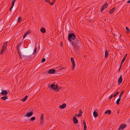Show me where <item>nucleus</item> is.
Segmentation results:
<instances>
[{
	"label": "nucleus",
	"instance_id": "de8ad7c7",
	"mask_svg": "<svg viewBox=\"0 0 130 130\" xmlns=\"http://www.w3.org/2000/svg\"><path fill=\"white\" fill-rule=\"evenodd\" d=\"M113 96H112V94L111 95H110V97L109 98H110V99H111L112 97H113Z\"/></svg>",
	"mask_w": 130,
	"mask_h": 130
},
{
	"label": "nucleus",
	"instance_id": "9d476101",
	"mask_svg": "<svg viewBox=\"0 0 130 130\" xmlns=\"http://www.w3.org/2000/svg\"><path fill=\"white\" fill-rule=\"evenodd\" d=\"M122 75H121L119 78L118 79V84L120 85L122 83Z\"/></svg>",
	"mask_w": 130,
	"mask_h": 130
},
{
	"label": "nucleus",
	"instance_id": "6e6552de",
	"mask_svg": "<svg viewBox=\"0 0 130 130\" xmlns=\"http://www.w3.org/2000/svg\"><path fill=\"white\" fill-rule=\"evenodd\" d=\"M71 60L72 64V69H73V70L74 69V68L75 67V63L74 62V60L73 58V57H71Z\"/></svg>",
	"mask_w": 130,
	"mask_h": 130
},
{
	"label": "nucleus",
	"instance_id": "e433bc0d",
	"mask_svg": "<svg viewBox=\"0 0 130 130\" xmlns=\"http://www.w3.org/2000/svg\"><path fill=\"white\" fill-rule=\"evenodd\" d=\"M125 60V59H124V58H123L121 61V64H122L124 62Z\"/></svg>",
	"mask_w": 130,
	"mask_h": 130
},
{
	"label": "nucleus",
	"instance_id": "ea45409f",
	"mask_svg": "<svg viewBox=\"0 0 130 130\" xmlns=\"http://www.w3.org/2000/svg\"><path fill=\"white\" fill-rule=\"evenodd\" d=\"M45 61V58H43L42 59V60L41 62H44Z\"/></svg>",
	"mask_w": 130,
	"mask_h": 130
},
{
	"label": "nucleus",
	"instance_id": "bb28decb",
	"mask_svg": "<svg viewBox=\"0 0 130 130\" xmlns=\"http://www.w3.org/2000/svg\"><path fill=\"white\" fill-rule=\"evenodd\" d=\"M8 42V41H6V42H5V43L3 44V46L6 48V47L8 45L7 44Z\"/></svg>",
	"mask_w": 130,
	"mask_h": 130
},
{
	"label": "nucleus",
	"instance_id": "4d7b16f0",
	"mask_svg": "<svg viewBox=\"0 0 130 130\" xmlns=\"http://www.w3.org/2000/svg\"><path fill=\"white\" fill-rule=\"evenodd\" d=\"M62 44H60L61 46H62V45H63V44L62 43Z\"/></svg>",
	"mask_w": 130,
	"mask_h": 130
},
{
	"label": "nucleus",
	"instance_id": "a878e982",
	"mask_svg": "<svg viewBox=\"0 0 130 130\" xmlns=\"http://www.w3.org/2000/svg\"><path fill=\"white\" fill-rule=\"evenodd\" d=\"M121 100V98H119L117 100L116 102V104L117 105H119L120 104L119 102Z\"/></svg>",
	"mask_w": 130,
	"mask_h": 130
},
{
	"label": "nucleus",
	"instance_id": "412c9836",
	"mask_svg": "<svg viewBox=\"0 0 130 130\" xmlns=\"http://www.w3.org/2000/svg\"><path fill=\"white\" fill-rule=\"evenodd\" d=\"M93 115L94 117H96L98 116V114L97 112L94 111L93 112Z\"/></svg>",
	"mask_w": 130,
	"mask_h": 130
},
{
	"label": "nucleus",
	"instance_id": "e2e57ef3",
	"mask_svg": "<svg viewBox=\"0 0 130 130\" xmlns=\"http://www.w3.org/2000/svg\"><path fill=\"white\" fill-rule=\"evenodd\" d=\"M61 88V87H60V88H59V89H60Z\"/></svg>",
	"mask_w": 130,
	"mask_h": 130
},
{
	"label": "nucleus",
	"instance_id": "a18cd8bd",
	"mask_svg": "<svg viewBox=\"0 0 130 130\" xmlns=\"http://www.w3.org/2000/svg\"><path fill=\"white\" fill-rule=\"evenodd\" d=\"M4 52L1 50V51L0 52V54L1 55H2L3 54V52Z\"/></svg>",
	"mask_w": 130,
	"mask_h": 130
},
{
	"label": "nucleus",
	"instance_id": "c756f323",
	"mask_svg": "<svg viewBox=\"0 0 130 130\" xmlns=\"http://www.w3.org/2000/svg\"><path fill=\"white\" fill-rule=\"evenodd\" d=\"M124 90H123L121 92L120 95H119V97L120 98H121V96H122V95H123V93H124Z\"/></svg>",
	"mask_w": 130,
	"mask_h": 130
},
{
	"label": "nucleus",
	"instance_id": "c85d7f7f",
	"mask_svg": "<svg viewBox=\"0 0 130 130\" xmlns=\"http://www.w3.org/2000/svg\"><path fill=\"white\" fill-rule=\"evenodd\" d=\"M21 20H22V19H21V17H19L18 18V23H20V22L21 21Z\"/></svg>",
	"mask_w": 130,
	"mask_h": 130
},
{
	"label": "nucleus",
	"instance_id": "bf43d9fd",
	"mask_svg": "<svg viewBox=\"0 0 130 130\" xmlns=\"http://www.w3.org/2000/svg\"><path fill=\"white\" fill-rule=\"evenodd\" d=\"M62 44H60L61 46H62V45H63V44L62 43Z\"/></svg>",
	"mask_w": 130,
	"mask_h": 130
},
{
	"label": "nucleus",
	"instance_id": "37998d69",
	"mask_svg": "<svg viewBox=\"0 0 130 130\" xmlns=\"http://www.w3.org/2000/svg\"><path fill=\"white\" fill-rule=\"evenodd\" d=\"M83 123L84 125H86V123L85 122L84 120L83 121Z\"/></svg>",
	"mask_w": 130,
	"mask_h": 130
},
{
	"label": "nucleus",
	"instance_id": "6ab92c4d",
	"mask_svg": "<svg viewBox=\"0 0 130 130\" xmlns=\"http://www.w3.org/2000/svg\"><path fill=\"white\" fill-rule=\"evenodd\" d=\"M83 113V111L82 110H80L79 112V113L77 115L76 114L75 116H77V117L81 116Z\"/></svg>",
	"mask_w": 130,
	"mask_h": 130
},
{
	"label": "nucleus",
	"instance_id": "3c124183",
	"mask_svg": "<svg viewBox=\"0 0 130 130\" xmlns=\"http://www.w3.org/2000/svg\"><path fill=\"white\" fill-rule=\"evenodd\" d=\"M15 1L16 0H13L12 2L14 3L15 2Z\"/></svg>",
	"mask_w": 130,
	"mask_h": 130
},
{
	"label": "nucleus",
	"instance_id": "8fccbe9b",
	"mask_svg": "<svg viewBox=\"0 0 130 130\" xmlns=\"http://www.w3.org/2000/svg\"><path fill=\"white\" fill-rule=\"evenodd\" d=\"M14 3H13L12 2V5L14 6Z\"/></svg>",
	"mask_w": 130,
	"mask_h": 130
},
{
	"label": "nucleus",
	"instance_id": "cd10ccee",
	"mask_svg": "<svg viewBox=\"0 0 130 130\" xmlns=\"http://www.w3.org/2000/svg\"><path fill=\"white\" fill-rule=\"evenodd\" d=\"M43 117V114L42 113H41L40 117V120H44Z\"/></svg>",
	"mask_w": 130,
	"mask_h": 130
},
{
	"label": "nucleus",
	"instance_id": "0eeeda50",
	"mask_svg": "<svg viewBox=\"0 0 130 130\" xmlns=\"http://www.w3.org/2000/svg\"><path fill=\"white\" fill-rule=\"evenodd\" d=\"M50 87L52 88L54 90L57 89L58 88V86L57 85H55L54 84H52L50 85Z\"/></svg>",
	"mask_w": 130,
	"mask_h": 130
},
{
	"label": "nucleus",
	"instance_id": "aec40b11",
	"mask_svg": "<svg viewBox=\"0 0 130 130\" xmlns=\"http://www.w3.org/2000/svg\"><path fill=\"white\" fill-rule=\"evenodd\" d=\"M111 111L110 110H107L105 112L104 114H108V115H110L111 113Z\"/></svg>",
	"mask_w": 130,
	"mask_h": 130
},
{
	"label": "nucleus",
	"instance_id": "f3484780",
	"mask_svg": "<svg viewBox=\"0 0 130 130\" xmlns=\"http://www.w3.org/2000/svg\"><path fill=\"white\" fill-rule=\"evenodd\" d=\"M30 33L31 32L29 31V30L27 31V32L24 34L23 36V38H25L26 37L27 35L30 34Z\"/></svg>",
	"mask_w": 130,
	"mask_h": 130
},
{
	"label": "nucleus",
	"instance_id": "4c0bfd02",
	"mask_svg": "<svg viewBox=\"0 0 130 130\" xmlns=\"http://www.w3.org/2000/svg\"><path fill=\"white\" fill-rule=\"evenodd\" d=\"M17 52L18 53L19 56H22V54H21V52H20V51H17Z\"/></svg>",
	"mask_w": 130,
	"mask_h": 130
},
{
	"label": "nucleus",
	"instance_id": "603ef678",
	"mask_svg": "<svg viewBox=\"0 0 130 130\" xmlns=\"http://www.w3.org/2000/svg\"><path fill=\"white\" fill-rule=\"evenodd\" d=\"M56 0H53V1H52V2H54V3H55V1H56Z\"/></svg>",
	"mask_w": 130,
	"mask_h": 130
},
{
	"label": "nucleus",
	"instance_id": "393cba45",
	"mask_svg": "<svg viewBox=\"0 0 130 130\" xmlns=\"http://www.w3.org/2000/svg\"><path fill=\"white\" fill-rule=\"evenodd\" d=\"M28 97L27 95L25 96L23 98L21 99V100L23 102H24L27 99Z\"/></svg>",
	"mask_w": 130,
	"mask_h": 130
},
{
	"label": "nucleus",
	"instance_id": "49530a36",
	"mask_svg": "<svg viewBox=\"0 0 130 130\" xmlns=\"http://www.w3.org/2000/svg\"><path fill=\"white\" fill-rule=\"evenodd\" d=\"M14 6L12 5V6L10 8V11H11V9L13 8Z\"/></svg>",
	"mask_w": 130,
	"mask_h": 130
},
{
	"label": "nucleus",
	"instance_id": "680f3d73",
	"mask_svg": "<svg viewBox=\"0 0 130 130\" xmlns=\"http://www.w3.org/2000/svg\"><path fill=\"white\" fill-rule=\"evenodd\" d=\"M62 70V69H59V70Z\"/></svg>",
	"mask_w": 130,
	"mask_h": 130
},
{
	"label": "nucleus",
	"instance_id": "a211bd4d",
	"mask_svg": "<svg viewBox=\"0 0 130 130\" xmlns=\"http://www.w3.org/2000/svg\"><path fill=\"white\" fill-rule=\"evenodd\" d=\"M33 113L32 112H27L26 114V116L27 117H30L32 115Z\"/></svg>",
	"mask_w": 130,
	"mask_h": 130
},
{
	"label": "nucleus",
	"instance_id": "f257e3e1",
	"mask_svg": "<svg viewBox=\"0 0 130 130\" xmlns=\"http://www.w3.org/2000/svg\"><path fill=\"white\" fill-rule=\"evenodd\" d=\"M76 38L75 35L73 33H71L68 34V40L70 42V43L72 42V41L74 40Z\"/></svg>",
	"mask_w": 130,
	"mask_h": 130
},
{
	"label": "nucleus",
	"instance_id": "72a5a7b5",
	"mask_svg": "<svg viewBox=\"0 0 130 130\" xmlns=\"http://www.w3.org/2000/svg\"><path fill=\"white\" fill-rule=\"evenodd\" d=\"M6 49V48L4 47L3 46L1 50L2 51H3L4 52L5 51V50Z\"/></svg>",
	"mask_w": 130,
	"mask_h": 130
},
{
	"label": "nucleus",
	"instance_id": "f704fd0d",
	"mask_svg": "<svg viewBox=\"0 0 130 130\" xmlns=\"http://www.w3.org/2000/svg\"><path fill=\"white\" fill-rule=\"evenodd\" d=\"M35 119V118L34 117H32L30 118V120L32 121H34Z\"/></svg>",
	"mask_w": 130,
	"mask_h": 130
},
{
	"label": "nucleus",
	"instance_id": "c03bdc74",
	"mask_svg": "<svg viewBox=\"0 0 130 130\" xmlns=\"http://www.w3.org/2000/svg\"><path fill=\"white\" fill-rule=\"evenodd\" d=\"M122 64H121H121H120V67H119V70H120V69H121V67Z\"/></svg>",
	"mask_w": 130,
	"mask_h": 130
},
{
	"label": "nucleus",
	"instance_id": "20e7f679",
	"mask_svg": "<svg viewBox=\"0 0 130 130\" xmlns=\"http://www.w3.org/2000/svg\"><path fill=\"white\" fill-rule=\"evenodd\" d=\"M72 45L73 46V50L76 52L77 51V50L78 49L79 47V45H76L72 44Z\"/></svg>",
	"mask_w": 130,
	"mask_h": 130
},
{
	"label": "nucleus",
	"instance_id": "864d4df0",
	"mask_svg": "<svg viewBox=\"0 0 130 130\" xmlns=\"http://www.w3.org/2000/svg\"><path fill=\"white\" fill-rule=\"evenodd\" d=\"M19 57H20V58H21V59H22V56H20Z\"/></svg>",
	"mask_w": 130,
	"mask_h": 130
},
{
	"label": "nucleus",
	"instance_id": "7c9ffc66",
	"mask_svg": "<svg viewBox=\"0 0 130 130\" xmlns=\"http://www.w3.org/2000/svg\"><path fill=\"white\" fill-rule=\"evenodd\" d=\"M67 45L68 47L69 48H70L71 47V45H72L71 43H70H70L67 44Z\"/></svg>",
	"mask_w": 130,
	"mask_h": 130
},
{
	"label": "nucleus",
	"instance_id": "4be33fe9",
	"mask_svg": "<svg viewBox=\"0 0 130 130\" xmlns=\"http://www.w3.org/2000/svg\"><path fill=\"white\" fill-rule=\"evenodd\" d=\"M1 98L2 99L4 100H5L8 99V97L7 96L5 95V96L1 97Z\"/></svg>",
	"mask_w": 130,
	"mask_h": 130
},
{
	"label": "nucleus",
	"instance_id": "052dcab7",
	"mask_svg": "<svg viewBox=\"0 0 130 130\" xmlns=\"http://www.w3.org/2000/svg\"><path fill=\"white\" fill-rule=\"evenodd\" d=\"M113 36H114V37H115V35H113Z\"/></svg>",
	"mask_w": 130,
	"mask_h": 130
},
{
	"label": "nucleus",
	"instance_id": "2f4dec72",
	"mask_svg": "<svg viewBox=\"0 0 130 130\" xmlns=\"http://www.w3.org/2000/svg\"><path fill=\"white\" fill-rule=\"evenodd\" d=\"M40 123L42 124H44V122H43V120H40Z\"/></svg>",
	"mask_w": 130,
	"mask_h": 130
},
{
	"label": "nucleus",
	"instance_id": "2eb2a0df",
	"mask_svg": "<svg viewBox=\"0 0 130 130\" xmlns=\"http://www.w3.org/2000/svg\"><path fill=\"white\" fill-rule=\"evenodd\" d=\"M73 121L75 124H77L78 122V120L77 118L75 117H74L73 118Z\"/></svg>",
	"mask_w": 130,
	"mask_h": 130
},
{
	"label": "nucleus",
	"instance_id": "39448f33",
	"mask_svg": "<svg viewBox=\"0 0 130 130\" xmlns=\"http://www.w3.org/2000/svg\"><path fill=\"white\" fill-rule=\"evenodd\" d=\"M108 6V5L107 3H106L100 9V11L101 12H102L106 8H107Z\"/></svg>",
	"mask_w": 130,
	"mask_h": 130
},
{
	"label": "nucleus",
	"instance_id": "9b49d317",
	"mask_svg": "<svg viewBox=\"0 0 130 130\" xmlns=\"http://www.w3.org/2000/svg\"><path fill=\"white\" fill-rule=\"evenodd\" d=\"M55 72V70L54 69H50L48 71V73L50 74H53Z\"/></svg>",
	"mask_w": 130,
	"mask_h": 130
},
{
	"label": "nucleus",
	"instance_id": "b1692460",
	"mask_svg": "<svg viewBox=\"0 0 130 130\" xmlns=\"http://www.w3.org/2000/svg\"><path fill=\"white\" fill-rule=\"evenodd\" d=\"M21 43H19L17 45V51H19L20 50V47L21 46Z\"/></svg>",
	"mask_w": 130,
	"mask_h": 130
},
{
	"label": "nucleus",
	"instance_id": "6e6d98bb",
	"mask_svg": "<svg viewBox=\"0 0 130 130\" xmlns=\"http://www.w3.org/2000/svg\"><path fill=\"white\" fill-rule=\"evenodd\" d=\"M59 91V89H58L56 91Z\"/></svg>",
	"mask_w": 130,
	"mask_h": 130
},
{
	"label": "nucleus",
	"instance_id": "f8f14e48",
	"mask_svg": "<svg viewBox=\"0 0 130 130\" xmlns=\"http://www.w3.org/2000/svg\"><path fill=\"white\" fill-rule=\"evenodd\" d=\"M116 7H113L109 11V13L110 14L112 13L113 12L116 10Z\"/></svg>",
	"mask_w": 130,
	"mask_h": 130
},
{
	"label": "nucleus",
	"instance_id": "79ce46f5",
	"mask_svg": "<svg viewBox=\"0 0 130 130\" xmlns=\"http://www.w3.org/2000/svg\"><path fill=\"white\" fill-rule=\"evenodd\" d=\"M127 54H126L124 56V57H123V58H124V59H126V58L127 57Z\"/></svg>",
	"mask_w": 130,
	"mask_h": 130
},
{
	"label": "nucleus",
	"instance_id": "09e8293b",
	"mask_svg": "<svg viewBox=\"0 0 130 130\" xmlns=\"http://www.w3.org/2000/svg\"><path fill=\"white\" fill-rule=\"evenodd\" d=\"M127 3H130V0H129L127 2Z\"/></svg>",
	"mask_w": 130,
	"mask_h": 130
},
{
	"label": "nucleus",
	"instance_id": "7ed1b4c3",
	"mask_svg": "<svg viewBox=\"0 0 130 130\" xmlns=\"http://www.w3.org/2000/svg\"><path fill=\"white\" fill-rule=\"evenodd\" d=\"M72 44L79 45V41L76 38L74 40H73L71 43Z\"/></svg>",
	"mask_w": 130,
	"mask_h": 130
},
{
	"label": "nucleus",
	"instance_id": "a19ab883",
	"mask_svg": "<svg viewBox=\"0 0 130 130\" xmlns=\"http://www.w3.org/2000/svg\"><path fill=\"white\" fill-rule=\"evenodd\" d=\"M118 93V92H117L113 96V97H115L116 96L117 94Z\"/></svg>",
	"mask_w": 130,
	"mask_h": 130
},
{
	"label": "nucleus",
	"instance_id": "dca6fc26",
	"mask_svg": "<svg viewBox=\"0 0 130 130\" xmlns=\"http://www.w3.org/2000/svg\"><path fill=\"white\" fill-rule=\"evenodd\" d=\"M46 2L48 3L51 5H53L54 4V2H51L49 0H44Z\"/></svg>",
	"mask_w": 130,
	"mask_h": 130
},
{
	"label": "nucleus",
	"instance_id": "f03ea898",
	"mask_svg": "<svg viewBox=\"0 0 130 130\" xmlns=\"http://www.w3.org/2000/svg\"><path fill=\"white\" fill-rule=\"evenodd\" d=\"M23 55L22 56L23 58H25L26 57L28 58H31V55L29 56H26V55H27L29 54H28L27 53V51L26 50H23Z\"/></svg>",
	"mask_w": 130,
	"mask_h": 130
},
{
	"label": "nucleus",
	"instance_id": "473e14b6",
	"mask_svg": "<svg viewBox=\"0 0 130 130\" xmlns=\"http://www.w3.org/2000/svg\"><path fill=\"white\" fill-rule=\"evenodd\" d=\"M37 51V48H35L34 50V52L33 54H32V55H33L34 54L36 53Z\"/></svg>",
	"mask_w": 130,
	"mask_h": 130
},
{
	"label": "nucleus",
	"instance_id": "5701e85b",
	"mask_svg": "<svg viewBox=\"0 0 130 130\" xmlns=\"http://www.w3.org/2000/svg\"><path fill=\"white\" fill-rule=\"evenodd\" d=\"M40 31L42 33H44L46 32L45 29L43 27H42L41 28Z\"/></svg>",
	"mask_w": 130,
	"mask_h": 130
},
{
	"label": "nucleus",
	"instance_id": "13d9d810",
	"mask_svg": "<svg viewBox=\"0 0 130 130\" xmlns=\"http://www.w3.org/2000/svg\"><path fill=\"white\" fill-rule=\"evenodd\" d=\"M62 44H60L61 46H62V45H63V44L62 43Z\"/></svg>",
	"mask_w": 130,
	"mask_h": 130
},
{
	"label": "nucleus",
	"instance_id": "58836bf2",
	"mask_svg": "<svg viewBox=\"0 0 130 130\" xmlns=\"http://www.w3.org/2000/svg\"><path fill=\"white\" fill-rule=\"evenodd\" d=\"M86 125H84V130H86Z\"/></svg>",
	"mask_w": 130,
	"mask_h": 130
},
{
	"label": "nucleus",
	"instance_id": "5fc2aeb1",
	"mask_svg": "<svg viewBox=\"0 0 130 130\" xmlns=\"http://www.w3.org/2000/svg\"><path fill=\"white\" fill-rule=\"evenodd\" d=\"M120 35V37H119V39H120V37H121V35Z\"/></svg>",
	"mask_w": 130,
	"mask_h": 130
},
{
	"label": "nucleus",
	"instance_id": "ddd939ff",
	"mask_svg": "<svg viewBox=\"0 0 130 130\" xmlns=\"http://www.w3.org/2000/svg\"><path fill=\"white\" fill-rule=\"evenodd\" d=\"M109 54V52L107 49H106L105 50V58H107Z\"/></svg>",
	"mask_w": 130,
	"mask_h": 130
},
{
	"label": "nucleus",
	"instance_id": "c9c22d12",
	"mask_svg": "<svg viewBox=\"0 0 130 130\" xmlns=\"http://www.w3.org/2000/svg\"><path fill=\"white\" fill-rule=\"evenodd\" d=\"M125 29L127 30V32H128L129 31H130V30L129 29V28L128 27H125Z\"/></svg>",
	"mask_w": 130,
	"mask_h": 130
},
{
	"label": "nucleus",
	"instance_id": "1a4fd4ad",
	"mask_svg": "<svg viewBox=\"0 0 130 130\" xmlns=\"http://www.w3.org/2000/svg\"><path fill=\"white\" fill-rule=\"evenodd\" d=\"M8 94V92L6 90H2V92L0 93L3 95H6Z\"/></svg>",
	"mask_w": 130,
	"mask_h": 130
},
{
	"label": "nucleus",
	"instance_id": "4468645a",
	"mask_svg": "<svg viewBox=\"0 0 130 130\" xmlns=\"http://www.w3.org/2000/svg\"><path fill=\"white\" fill-rule=\"evenodd\" d=\"M66 105L65 103H63L62 105H60L59 106V108L61 109H63L66 107Z\"/></svg>",
	"mask_w": 130,
	"mask_h": 130
},
{
	"label": "nucleus",
	"instance_id": "423d86ee",
	"mask_svg": "<svg viewBox=\"0 0 130 130\" xmlns=\"http://www.w3.org/2000/svg\"><path fill=\"white\" fill-rule=\"evenodd\" d=\"M127 125L126 124H122L121 125L118 130L123 129L124 128L126 127Z\"/></svg>",
	"mask_w": 130,
	"mask_h": 130
}]
</instances>
